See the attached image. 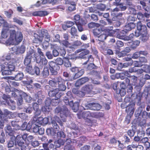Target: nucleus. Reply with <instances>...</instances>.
Masks as SVG:
<instances>
[{"mask_svg": "<svg viewBox=\"0 0 150 150\" xmlns=\"http://www.w3.org/2000/svg\"><path fill=\"white\" fill-rule=\"evenodd\" d=\"M134 67H142L143 65L141 64L140 61H134L133 62Z\"/></svg>", "mask_w": 150, "mask_h": 150, "instance_id": "nucleus-58", "label": "nucleus"}, {"mask_svg": "<svg viewBox=\"0 0 150 150\" xmlns=\"http://www.w3.org/2000/svg\"><path fill=\"white\" fill-rule=\"evenodd\" d=\"M137 19L136 18L134 17L133 15L129 16L127 18V20L128 22H133Z\"/></svg>", "mask_w": 150, "mask_h": 150, "instance_id": "nucleus-55", "label": "nucleus"}, {"mask_svg": "<svg viewBox=\"0 0 150 150\" xmlns=\"http://www.w3.org/2000/svg\"><path fill=\"white\" fill-rule=\"evenodd\" d=\"M18 116L23 120H26L28 118V116L25 113H18Z\"/></svg>", "mask_w": 150, "mask_h": 150, "instance_id": "nucleus-59", "label": "nucleus"}, {"mask_svg": "<svg viewBox=\"0 0 150 150\" xmlns=\"http://www.w3.org/2000/svg\"><path fill=\"white\" fill-rule=\"evenodd\" d=\"M55 112L57 114L60 113V116L62 118H63L66 116L65 110H62L60 107H56L55 109Z\"/></svg>", "mask_w": 150, "mask_h": 150, "instance_id": "nucleus-24", "label": "nucleus"}, {"mask_svg": "<svg viewBox=\"0 0 150 150\" xmlns=\"http://www.w3.org/2000/svg\"><path fill=\"white\" fill-rule=\"evenodd\" d=\"M137 30L140 31L142 33H147V29L145 25H142L140 21H139L137 25Z\"/></svg>", "mask_w": 150, "mask_h": 150, "instance_id": "nucleus-16", "label": "nucleus"}, {"mask_svg": "<svg viewBox=\"0 0 150 150\" xmlns=\"http://www.w3.org/2000/svg\"><path fill=\"white\" fill-rule=\"evenodd\" d=\"M136 132V128L134 127V129L133 128L128 130L127 131V133L128 135L131 138L134 136Z\"/></svg>", "mask_w": 150, "mask_h": 150, "instance_id": "nucleus-41", "label": "nucleus"}, {"mask_svg": "<svg viewBox=\"0 0 150 150\" xmlns=\"http://www.w3.org/2000/svg\"><path fill=\"white\" fill-rule=\"evenodd\" d=\"M135 104L134 102H131L126 108V111L130 117L134 113L135 109Z\"/></svg>", "mask_w": 150, "mask_h": 150, "instance_id": "nucleus-10", "label": "nucleus"}, {"mask_svg": "<svg viewBox=\"0 0 150 150\" xmlns=\"http://www.w3.org/2000/svg\"><path fill=\"white\" fill-rule=\"evenodd\" d=\"M25 142L21 139V135L19 134L17 135L16 138L15 144L20 147L21 150H26V147Z\"/></svg>", "mask_w": 150, "mask_h": 150, "instance_id": "nucleus-3", "label": "nucleus"}, {"mask_svg": "<svg viewBox=\"0 0 150 150\" xmlns=\"http://www.w3.org/2000/svg\"><path fill=\"white\" fill-rule=\"evenodd\" d=\"M139 40L143 42L146 41L148 39L147 33H142L140 35Z\"/></svg>", "mask_w": 150, "mask_h": 150, "instance_id": "nucleus-36", "label": "nucleus"}, {"mask_svg": "<svg viewBox=\"0 0 150 150\" xmlns=\"http://www.w3.org/2000/svg\"><path fill=\"white\" fill-rule=\"evenodd\" d=\"M58 99L56 98L55 99H52L51 105L54 106H56L58 105L59 103Z\"/></svg>", "mask_w": 150, "mask_h": 150, "instance_id": "nucleus-60", "label": "nucleus"}, {"mask_svg": "<svg viewBox=\"0 0 150 150\" xmlns=\"http://www.w3.org/2000/svg\"><path fill=\"white\" fill-rule=\"evenodd\" d=\"M40 35L42 37V38H44L45 40L47 42H49L50 40V36L47 31L44 29H42L40 32Z\"/></svg>", "mask_w": 150, "mask_h": 150, "instance_id": "nucleus-15", "label": "nucleus"}, {"mask_svg": "<svg viewBox=\"0 0 150 150\" xmlns=\"http://www.w3.org/2000/svg\"><path fill=\"white\" fill-rule=\"evenodd\" d=\"M2 25L3 27H8V25L7 22L3 18L0 16V26Z\"/></svg>", "mask_w": 150, "mask_h": 150, "instance_id": "nucleus-46", "label": "nucleus"}, {"mask_svg": "<svg viewBox=\"0 0 150 150\" xmlns=\"http://www.w3.org/2000/svg\"><path fill=\"white\" fill-rule=\"evenodd\" d=\"M8 82L10 86H12V87H16L18 86L19 85V83H18L17 82L10 80H8Z\"/></svg>", "mask_w": 150, "mask_h": 150, "instance_id": "nucleus-47", "label": "nucleus"}, {"mask_svg": "<svg viewBox=\"0 0 150 150\" xmlns=\"http://www.w3.org/2000/svg\"><path fill=\"white\" fill-rule=\"evenodd\" d=\"M34 38L33 40V43L38 44L42 42L43 40L42 37H41L36 33H34Z\"/></svg>", "mask_w": 150, "mask_h": 150, "instance_id": "nucleus-25", "label": "nucleus"}, {"mask_svg": "<svg viewBox=\"0 0 150 150\" xmlns=\"http://www.w3.org/2000/svg\"><path fill=\"white\" fill-rule=\"evenodd\" d=\"M147 114L148 113L146 111L142 112L141 108H139L138 110H136L134 115L136 117L140 120V119L143 117L144 115Z\"/></svg>", "mask_w": 150, "mask_h": 150, "instance_id": "nucleus-20", "label": "nucleus"}, {"mask_svg": "<svg viewBox=\"0 0 150 150\" xmlns=\"http://www.w3.org/2000/svg\"><path fill=\"white\" fill-rule=\"evenodd\" d=\"M70 33L73 36H77V30L76 28L74 26L72 27L71 28Z\"/></svg>", "mask_w": 150, "mask_h": 150, "instance_id": "nucleus-50", "label": "nucleus"}, {"mask_svg": "<svg viewBox=\"0 0 150 150\" xmlns=\"http://www.w3.org/2000/svg\"><path fill=\"white\" fill-rule=\"evenodd\" d=\"M113 27L112 26H110L107 27L105 29L106 32L108 33V35L112 36L114 34L115 31L113 30Z\"/></svg>", "mask_w": 150, "mask_h": 150, "instance_id": "nucleus-33", "label": "nucleus"}, {"mask_svg": "<svg viewBox=\"0 0 150 150\" xmlns=\"http://www.w3.org/2000/svg\"><path fill=\"white\" fill-rule=\"evenodd\" d=\"M76 72L73 77L74 79H76L82 76L84 73V71L83 69L79 68L78 71H77Z\"/></svg>", "mask_w": 150, "mask_h": 150, "instance_id": "nucleus-30", "label": "nucleus"}, {"mask_svg": "<svg viewBox=\"0 0 150 150\" xmlns=\"http://www.w3.org/2000/svg\"><path fill=\"white\" fill-rule=\"evenodd\" d=\"M14 66L12 64H8L6 67L4 66L1 68L2 73L3 75H10L11 73V72L14 70Z\"/></svg>", "mask_w": 150, "mask_h": 150, "instance_id": "nucleus-5", "label": "nucleus"}, {"mask_svg": "<svg viewBox=\"0 0 150 150\" xmlns=\"http://www.w3.org/2000/svg\"><path fill=\"white\" fill-rule=\"evenodd\" d=\"M6 132L8 133L9 135H12L13 130L10 126L8 125L6 127Z\"/></svg>", "mask_w": 150, "mask_h": 150, "instance_id": "nucleus-56", "label": "nucleus"}, {"mask_svg": "<svg viewBox=\"0 0 150 150\" xmlns=\"http://www.w3.org/2000/svg\"><path fill=\"white\" fill-rule=\"evenodd\" d=\"M140 42L139 40H136L133 42L132 44L131 45V47L133 48H135L137 46L139 45Z\"/></svg>", "mask_w": 150, "mask_h": 150, "instance_id": "nucleus-57", "label": "nucleus"}, {"mask_svg": "<svg viewBox=\"0 0 150 150\" xmlns=\"http://www.w3.org/2000/svg\"><path fill=\"white\" fill-rule=\"evenodd\" d=\"M42 1V3H40V1H38L36 4L37 6H39L41 5L42 4H46L48 2L49 3H52V4H55L57 2V0H41Z\"/></svg>", "mask_w": 150, "mask_h": 150, "instance_id": "nucleus-28", "label": "nucleus"}, {"mask_svg": "<svg viewBox=\"0 0 150 150\" xmlns=\"http://www.w3.org/2000/svg\"><path fill=\"white\" fill-rule=\"evenodd\" d=\"M93 89V86L92 85H86L83 87L82 90L85 91L86 93H89Z\"/></svg>", "mask_w": 150, "mask_h": 150, "instance_id": "nucleus-39", "label": "nucleus"}, {"mask_svg": "<svg viewBox=\"0 0 150 150\" xmlns=\"http://www.w3.org/2000/svg\"><path fill=\"white\" fill-rule=\"evenodd\" d=\"M79 104L78 102L74 103L72 107V109L74 112H76L79 110Z\"/></svg>", "mask_w": 150, "mask_h": 150, "instance_id": "nucleus-53", "label": "nucleus"}, {"mask_svg": "<svg viewBox=\"0 0 150 150\" xmlns=\"http://www.w3.org/2000/svg\"><path fill=\"white\" fill-rule=\"evenodd\" d=\"M59 90L57 88L50 90L48 92V95L50 97H55L57 99H59L63 95L62 93L59 92Z\"/></svg>", "mask_w": 150, "mask_h": 150, "instance_id": "nucleus-7", "label": "nucleus"}, {"mask_svg": "<svg viewBox=\"0 0 150 150\" xmlns=\"http://www.w3.org/2000/svg\"><path fill=\"white\" fill-rule=\"evenodd\" d=\"M107 37L106 34H103L100 35L98 37V40L103 42L106 39Z\"/></svg>", "mask_w": 150, "mask_h": 150, "instance_id": "nucleus-51", "label": "nucleus"}, {"mask_svg": "<svg viewBox=\"0 0 150 150\" xmlns=\"http://www.w3.org/2000/svg\"><path fill=\"white\" fill-rule=\"evenodd\" d=\"M118 83H114L113 84V89L116 91V92L117 94L120 93L121 94V92L122 90H120V89L118 88Z\"/></svg>", "mask_w": 150, "mask_h": 150, "instance_id": "nucleus-45", "label": "nucleus"}, {"mask_svg": "<svg viewBox=\"0 0 150 150\" xmlns=\"http://www.w3.org/2000/svg\"><path fill=\"white\" fill-rule=\"evenodd\" d=\"M81 52L79 54L78 57L81 58H86V57H85V56L87 54L89 53V51L88 50H83L82 49L77 50L75 52L76 53H77Z\"/></svg>", "mask_w": 150, "mask_h": 150, "instance_id": "nucleus-22", "label": "nucleus"}, {"mask_svg": "<svg viewBox=\"0 0 150 150\" xmlns=\"http://www.w3.org/2000/svg\"><path fill=\"white\" fill-rule=\"evenodd\" d=\"M69 5V6H68V9L69 11H72L76 9V4L74 2L71 1L70 2Z\"/></svg>", "mask_w": 150, "mask_h": 150, "instance_id": "nucleus-37", "label": "nucleus"}, {"mask_svg": "<svg viewBox=\"0 0 150 150\" xmlns=\"http://www.w3.org/2000/svg\"><path fill=\"white\" fill-rule=\"evenodd\" d=\"M32 107L35 111L34 113V115H40L41 113V110L39 108L38 104L36 103H33Z\"/></svg>", "mask_w": 150, "mask_h": 150, "instance_id": "nucleus-17", "label": "nucleus"}, {"mask_svg": "<svg viewBox=\"0 0 150 150\" xmlns=\"http://www.w3.org/2000/svg\"><path fill=\"white\" fill-rule=\"evenodd\" d=\"M130 50H131L129 47H127L121 52H117V55L118 57H125L130 52Z\"/></svg>", "mask_w": 150, "mask_h": 150, "instance_id": "nucleus-21", "label": "nucleus"}, {"mask_svg": "<svg viewBox=\"0 0 150 150\" xmlns=\"http://www.w3.org/2000/svg\"><path fill=\"white\" fill-rule=\"evenodd\" d=\"M136 25L133 22H130L128 23L125 27L124 30H122V33H127V32L130 31L132 29L135 28Z\"/></svg>", "mask_w": 150, "mask_h": 150, "instance_id": "nucleus-14", "label": "nucleus"}, {"mask_svg": "<svg viewBox=\"0 0 150 150\" xmlns=\"http://www.w3.org/2000/svg\"><path fill=\"white\" fill-rule=\"evenodd\" d=\"M19 96H22L26 101L29 103L31 101L32 99V98L24 92H21L19 94Z\"/></svg>", "mask_w": 150, "mask_h": 150, "instance_id": "nucleus-29", "label": "nucleus"}, {"mask_svg": "<svg viewBox=\"0 0 150 150\" xmlns=\"http://www.w3.org/2000/svg\"><path fill=\"white\" fill-rule=\"evenodd\" d=\"M13 13V11L11 9H9L8 11L5 12V14L8 18H11Z\"/></svg>", "mask_w": 150, "mask_h": 150, "instance_id": "nucleus-52", "label": "nucleus"}, {"mask_svg": "<svg viewBox=\"0 0 150 150\" xmlns=\"http://www.w3.org/2000/svg\"><path fill=\"white\" fill-rule=\"evenodd\" d=\"M25 47L24 46H21L17 49V51L21 54L23 53L25 51Z\"/></svg>", "mask_w": 150, "mask_h": 150, "instance_id": "nucleus-61", "label": "nucleus"}, {"mask_svg": "<svg viewBox=\"0 0 150 150\" xmlns=\"http://www.w3.org/2000/svg\"><path fill=\"white\" fill-rule=\"evenodd\" d=\"M42 74L44 78H46L49 75V70L47 67H45L44 68Z\"/></svg>", "mask_w": 150, "mask_h": 150, "instance_id": "nucleus-42", "label": "nucleus"}, {"mask_svg": "<svg viewBox=\"0 0 150 150\" xmlns=\"http://www.w3.org/2000/svg\"><path fill=\"white\" fill-rule=\"evenodd\" d=\"M64 143V140L59 139L54 142V144L56 148H59L61 146L63 145Z\"/></svg>", "mask_w": 150, "mask_h": 150, "instance_id": "nucleus-35", "label": "nucleus"}, {"mask_svg": "<svg viewBox=\"0 0 150 150\" xmlns=\"http://www.w3.org/2000/svg\"><path fill=\"white\" fill-rule=\"evenodd\" d=\"M136 147V145L133 144L128 145L127 147V150H134Z\"/></svg>", "mask_w": 150, "mask_h": 150, "instance_id": "nucleus-64", "label": "nucleus"}, {"mask_svg": "<svg viewBox=\"0 0 150 150\" xmlns=\"http://www.w3.org/2000/svg\"><path fill=\"white\" fill-rule=\"evenodd\" d=\"M19 122V121L13 120L11 121V125L12 126L14 127L16 129H19L21 128Z\"/></svg>", "mask_w": 150, "mask_h": 150, "instance_id": "nucleus-34", "label": "nucleus"}, {"mask_svg": "<svg viewBox=\"0 0 150 150\" xmlns=\"http://www.w3.org/2000/svg\"><path fill=\"white\" fill-rule=\"evenodd\" d=\"M52 124L53 129L55 130H58L59 127L56 122L54 121H52Z\"/></svg>", "mask_w": 150, "mask_h": 150, "instance_id": "nucleus-62", "label": "nucleus"}, {"mask_svg": "<svg viewBox=\"0 0 150 150\" xmlns=\"http://www.w3.org/2000/svg\"><path fill=\"white\" fill-rule=\"evenodd\" d=\"M126 84L128 85H131L137 86V78L135 76H131L129 78H125V79Z\"/></svg>", "mask_w": 150, "mask_h": 150, "instance_id": "nucleus-8", "label": "nucleus"}, {"mask_svg": "<svg viewBox=\"0 0 150 150\" xmlns=\"http://www.w3.org/2000/svg\"><path fill=\"white\" fill-rule=\"evenodd\" d=\"M9 26L8 27H3L1 32V37L3 38H6L9 35Z\"/></svg>", "mask_w": 150, "mask_h": 150, "instance_id": "nucleus-26", "label": "nucleus"}, {"mask_svg": "<svg viewBox=\"0 0 150 150\" xmlns=\"http://www.w3.org/2000/svg\"><path fill=\"white\" fill-rule=\"evenodd\" d=\"M9 39L11 42H13L15 40L18 43H19L22 41L23 36L21 32H16L15 30H9Z\"/></svg>", "mask_w": 150, "mask_h": 150, "instance_id": "nucleus-1", "label": "nucleus"}, {"mask_svg": "<svg viewBox=\"0 0 150 150\" xmlns=\"http://www.w3.org/2000/svg\"><path fill=\"white\" fill-rule=\"evenodd\" d=\"M129 12L127 11L128 13H130L133 15H135L136 14V9L134 8V5L131 6H129L128 8Z\"/></svg>", "mask_w": 150, "mask_h": 150, "instance_id": "nucleus-44", "label": "nucleus"}, {"mask_svg": "<svg viewBox=\"0 0 150 150\" xmlns=\"http://www.w3.org/2000/svg\"><path fill=\"white\" fill-rule=\"evenodd\" d=\"M77 115L79 119L81 118V117L83 118L87 119L88 117H92V112L88 111H84L82 113H78Z\"/></svg>", "mask_w": 150, "mask_h": 150, "instance_id": "nucleus-19", "label": "nucleus"}, {"mask_svg": "<svg viewBox=\"0 0 150 150\" xmlns=\"http://www.w3.org/2000/svg\"><path fill=\"white\" fill-rule=\"evenodd\" d=\"M2 98L8 105L10 106L12 108H15V103L14 101L12 100L11 99L9 95H7L5 94H4L2 96Z\"/></svg>", "mask_w": 150, "mask_h": 150, "instance_id": "nucleus-9", "label": "nucleus"}, {"mask_svg": "<svg viewBox=\"0 0 150 150\" xmlns=\"http://www.w3.org/2000/svg\"><path fill=\"white\" fill-rule=\"evenodd\" d=\"M57 84L58 87V89L62 91H65L66 89V86L65 85V81L61 77H57Z\"/></svg>", "mask_w": 150, "mask_h": 150, "instance_id": "nucleus-13", "label": "nucleus"}, {"mask_svg": "<svg viewBox=\"0 0 150 150\" xmlns=\"http://www.w3.org/2000/svg\"><path fill=\"white\" fill-rule=\"evenodd\" d=\"M55 41H59L61 47L62 48V49L63 51L62 54L63 56H64L66 54V50H65V47H66V40H63L60 41L59 40L60 37V35L58 34H57L55 36Z\"/></svg>", "mask_w": 150, "mask_h": 150, "instance_id": "nucleus-11", "label": "nucleus"}, {"mask_svg": "<svg viewBox=\"0 0 150 150\" xmlns=\"http://www.w3.org/2000/svg\"><path fill=\"white\" fill-rule=\"evenodd\" d=\"M7 115L5 114H3V112H1L0 113V123L4 122V121L6 120Z\"/></svg>", "mask_w": 150, "mask_h": 150, "instance_id": "nucleus-49", "label": "nucleus"}, {"mask_svg": "<svg viewBox=\"0 0 150 150\" xmlns=\"http://www.w3.org/2000/svg\"><path fill=\"white\" fill-rule=\"evenodd\" d=\"M39 116L36 115H34L33 118V120L34 122L38 123V124L41 125L43 118L41 116L38 117Z\"/></svg>", "mask_w": 150, "mask_h": 150, "instance_id": "nucleus-32", "label": "nucleus"}, {"mask_svg": "<svg viewBox=\"0 0 150 150\" xmlns=\"http://www.w3.org/2000/svg\"><path fill=\"white\" fill-rule=\"evenodd\" d=\"M36 61L37 63L40 64V66H42L43 65H45L47 63V60L45 56L41 58V56L39 58H37L35 57Z\"/></svg>", "mask_w": 150, "mask_h": 150, "instance_id": "nucleus-18", "label": "nucleus"}, {"mask_svg": "<svg viewBox=\"0 0 150 150\" xmlns=\"http://www.w3.org/2000/svg\"><path fill=\"white\" fill-rule=\"evenodd\" d=\"M82 44V42L80 41L77 40L74 42L73 45L74 47H78L81 45Z\"/></svg>", "mask_w": 150, "mask_h": 150, "instance_id": "nucleus-63", "label": "nucleus"}, {"mask_svg": "<svg viewBox=\"0 0 150 150\" xmlns=\"http://www.w3.org/2000/svg\"><path fill=\"white\" fill-rule=\"evenodd\" d=\"M48 14L47 11H40L34 12L32 13V15L34 16L43 17L47 16Z\"/></svg>", "mask_w": 150, "mask_h": 150, "instance_id": "nucleus-23", "label": "nucleus"}, {"mask_svg": "<svg viewBox=\"0 0 150 150\" xmlns=\"http://www.w3.org/2000/svg\"><path fill=\"white\" fill-rule=\"evenodd\" d=\"M78 141H79L80 143L78 144V146H80L82 145V143L84 142L86 140V137L84 136H81L80 138H78Z\"/></svg>", "mask_w": 150, "mask_h": 150, "instance_id": "nucleus-48", "label": "nucleus"}, {"mask_svg": "<svg viewBox=\"0 0 150 150\" xmlns=\"http://www.w3.org/2000/svg\"><path fill=\"white\" fill-rule=\"evenodd\" d=\"M57 78H54L52 79V80H50L49 81V84L53 87H56L57 86Z\"/></svg>", "mask_w": 150, "mask_h": 150, "instance_id": "nucleus-38", "label": "nucleus"}, {"mask_svg": "<svg viewBox=\"0 0 150 150\" xmlns=\"http://www.w3.org/2000/svg\"><path fill=\"white\" fill-rule=\"evenodd\" d=\"M88 80V79L87 77L82 78L78 80L75 84L76 87H79L85 83Z\"/></svg>", "mask_w": 150, "mask_h": 150, "instance_id": "nucleus-27", "label": "nucleus"}, {"mask_svg": "<svg viewBox=\"0 0 150 150\" xmlns=\"http://www.w3.org/2000/svg\"><path fill=\"white\" fill-rule=\"evenodd\" d=\"M101 30V29L100 28L94 29L93 31L94 35L95 36H97L100 34Z\"/></svg>", "mask_w": 150, "mask_h": 150, "instance_id": "nucleus-54", "label": "nucleus"}, {"mask_svg": "<svg viewBox=\"0 0 150 150\" xmlns=\"http://www.w3.org/2000/svg\"><path fill=\"white\" fill-rule=\"evenodd\" d=\"M85 106L87 109H90L93 110H99L102 108L101 105L99 104L96 103H92L86 104Z\"/></svg>", "mask_w": 150, "mask_h": 150, "instance_id": "nucleus-6", "label": "nucleus"}, {"mask_svg": "<svg viewBox=\"0 0 150 150\" xmlns=\"http://www.w3.org/2000/svg\"><path fill=\"white\" fill-rule=\"evenodd\" d=\"M35 54L33 50H30L27 53L26 56L24 60V63L25 66L29 65L31 63V60L33 58L36 57Z\"/></svg>", "mask_w": 150, "mask_h": 150, "instance_id": "nucleus-2", "label": "nucleus"}, {"mask_svg": "<svg viewBox=\"0 0 150 150\" xmlns=\"http://www.w3.org/2000/svg\"><path fill=\"white\" fill-rule=\"evenodd\" d=\"M24 75L22 73H18L16 74L15 77H11V79L12 80L15 79L16 81H20L21 80L23 77Z\"/></svg>", "mask_w": 150, "mask_h": 150, "instance_id": "nucleus-31", "label": "nucleus"}, {"mask_svg": "<svg viewBox=\"0 0 150 150\" xmlns=\"http://www.w3.org/2000/svg\"><path fill=\"white\" fill-rule=\"evenodd\" d=\"M49 69L52 75H55L57 74V71L60 69V67L56 62L53 61L49 63Z\"/></svg>", "mask_w": 150, "mask_h": 150, "instance_id": "nucleus-4", "label": "nucleus"}, {"mask_svg": "<svg viewBox=\"0 0 150 150\" xmlns=\"http://www.w3.org/2000/svg\"><path fill=\"white\" fill-rule=\"evenodd\" d=\"M150 14L146 13H145L144 14L141 12L138 13L137 14V17L138 19L144 22H148Z\"/></svg>", "mask_w": 150, "mask_h": 150, "instance_id": "nucleus-12", "label": "nucleus"}, {"mask_svg": "<svg viewBox=\"0 0 150 150\" xmlns=\"http://www.w3.org/2000/svg\"><path fill=\"white\" fill-rule=\"evenodd\" d=\"M92 117L95 118H98L103 116V114L100 112H92Z\"/></svg>", "mask_w": 150, "mask_h": 150, "instance_id": "nucleus-40", "label": "nucleus"}, {"mask_svg": "<svg viewBox=\"0 0 150 150\" xmlns=\"http://www.w3.org/2000/svg\"><path fill=\"white\" fill-rule=\"evenodd\" d=\"M100 25L97 23H95L91 22L89 23L88 24V28L90 29L95 28V27H100Z\"/></svg>", "mask_w": 150, "mask_h": 150, "instance_id": "nucleus-43", "label": "nucleus"}]
</instances>
